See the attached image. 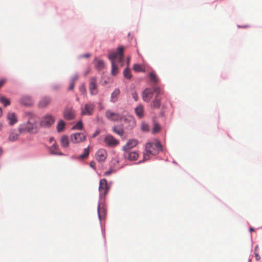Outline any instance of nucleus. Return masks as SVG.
Segmentation results:
<instances>
[{
  "instance_id": "obj_1",
  "label": "nucleus",
  "mask_w": 262,
  "mask_h": 262,
  "mask_svg": "<svg viewBox=\"0 0 262 262\" xmlns=\"http://www.w3.org/2000/svg\"><path fill=\"white\" fill-rule=\"evenodd\" d=\"M28 121L19 125L18 132L20 134L28 133L35 134L38 130V118L31 113L27 114Z\"/></svg>"
},
{
  "instance_id": "obj_2",
  "label": "nucleus",
  "mask_w": 262,
  "mask_h": 262,
  "mask_svg": "<svg viewBox=\"0 0 262 262\" xmlns=\"http://www.w3.org/2000/svg\"><path fill=\"white\" fill-rule=\"evenodd\" d=\"M124 48L120 47L118 49L117 52H113L109 54V59L112 62V70L111 73L113 75H116L118 73V69L117 63L121 66H123Z\"/></svg>"
},
{
  "instance_id": "obj_3",
  "label": "nucleus",
  "mask_w": 262,
  "mask_h": 262,
  "mask_svg": "<svg viewBox=\"0 0 262 262\" xmlns=\"http://www.w3.org/2000/svg\"><path fill=\"white\" fill-rule=\"evenodd\" d=\"M145 148L146 153L144 154V161L148 160L149 155H156L158 154L162 150V146L159 141H156L147 143Z\"/></svg>"
},
{
  "instance_id": "obj_4",
  "label": "nucleus",
  "mask_w": 262,
  "mask_h": 262,
  "mask_svg": "<svg viewBox=\"0 0 262 262\" xmlns=\"http://www.w3.org/2000/svg\"><path fill=\"white\" fill-rule=\"evenodd\" d=\"M95 104L93 102H89L86 103L83 106L81 107V115H92L95 110Z\"/></svg>"
},
{
  "instance_id": "obj_5",
  "label": "nucleus",
  "mask_w": 262,
  "mask_h": 262,
  "mask_svg": "<svg viewBox=\"0 0 262 262\" xmlns=\"http://www.w3.org/2000/svg\"><path fill=\"white\" fill-rule=\"evenodd\" d=\"M124 113L119 114L115 113L111 110H107L105 112V117L111 121L116 122L122 121L123 118Z\"/></svg>"
},
{
  "instance_id": "obj_6",
  "label": "nucleus",
  "mask_w": 262,
  "mask_h": 262,
  "mask_svg": "<svg viewBox=\"0 0 262 262\" xmlns=\"http://www.w3.org/2000/svg\"><path fill=\"white\" fill-rule=\"evenodd\" d=\"M110 187L107 185L105 179H102L99 183V196L101 199H104L105 196L108 192Z\"/></svg>"
},
{
  "instance_id": "obj_7",
  "label": "nucleus",
  "mask_w": 262,
  "mask_h": 262,
  "mask_svg": "<svg viewBox=\"0 0 262 262\" xmlns=\"http://www.w3.org/2000/svg\"><path fill=\"white\" fill-rule=\"evenodd\" d=\"M89 88L92 95H95L98 93V90L96 77H93L90 79Z\"/></svg>"
},
{
  "instance_id": "obj_8",
  "label": "nucleus",
  "mask_w": 262,
  "mask_h": 262,
  "mask_svg": "<svg viewBox=\"0 0 262 262\" xmlns=\"http://www.w3.org/2000/svg\"><path fill=\"white\" fill-rule=\"evenodd\" d=\"M122 120L124 121V123L127 125V127L129 129H132L136 126V120L135 118L131 115H125L124 114Z\"/></svg>"
},
{
  "instance_id": "obj_9",
  "label": "nucleus",
  "mask_w": 262,
  "mask_h": 262,
  "mask_svg": "<svg viewBox=\"0 0 262 262\" xmlns=\"http://www.w3.org/2000/svg\"><path fill=\"white\" fill-rule=\"evenodd\" d=\"M86 137L83 133H75L71 135L70 139L72 142L78 143L85 140Z\"/></svg>"
},
{
  "instance_id": "obj_10",
  "label": "nucleus",
  "mask_w": 262,
  "mask_h": 262,
  "mask_svg": "<svg viewBox=\"0 0 262 262\" xmlns=\"http://www.w3.org/2000/svg\"><path fill=\"white\" fill-rule=\"evenodd\" d=\"M54 121L55 119L53 116L47 115L42 118L40 122V124L44 126H49L51 125Z\"/></svg>"
},
{
  "instance_id": "obj_11",
  "label": "nucleus",
  "mask_w": 262,
  "mask_h": 262,
  "mask_svg": "<svg viewBox=\"0 0 262 262\" xmlns=\"http://www.w3.org/2000/svg\"><path fill=\"white\" fill-rule=\"evenodd\" d=\"M104 141L108 146H116L119 143V141L111 135L106 136Z\"/></svg>"
},
{
  "instance_id": "obj_12",
  "label": "nucleus",
  "mask_w": 262,
  "mask_h": 262,
  "mask_svg": "<svg viewBox=\"0 0 262 262\" xmlns=\"http://www.w3.org/2000/svg\"><path fill=\"white\" fill-rule=\"evenodd\" d=\"M138 144V141L136 139H130L129 140L126 144L123 147V150L124 151H128L136 146Z\"/></svg>"
},
{
  "instance_id": "obj_13",
  "label": "nucleus",
  "mask_w": 262,
  "mask_h": 262,
  "mask_svg": "<svg viewBox=\"0 0 262 262\" xmlns=\"http://www.w3.org/2000/svg\"><path fill=\"white\" fill-rule=\"evenodd\" d=\"M96 158L99 162H104L107 157V152L105 149H100L96 153Z\"/></svg>"
},
{
  "instance_id": "obj_14",
  "label": "nucleus",
  "mask_w": 262,
  "mask_h": 262,
  "mask_svg": "<svg viewBox=\"0 0 262 262\" xmlns=\"http://www.w3.org/2000/svg\"><path fill=\"white\" fill-rule=\"evenodd\" d=\"M153 97V91L150 89H146L142 93V99L146 102H149Z\"/></svg>"
},
{
  "instance_id": "obj_15",
  "label": "nucleus",
  "mask_w": 262,
  "mask_h": 262,
  "mask_svg": "<svg viewBox=\"0 0 262 262\" xmlns=\"http://www.w3.org/2000/svg\"><path fill=\"white\" fill-rule=\"evenodd\" d=\"M98 213L100 220L104 219L106 215V209L103 203H99L98 206Z\"/></svg>"
},
{
  "instance_id": "obj_16",
  "label": "nucleus",
  "mask_w": 262,
  "mask_h": 262,
  "mask_svg": "<svg viewBox=\"0 0 262 262\" xmlns=\"http://www.w3.org/2000/svg\"><path fill=\"white\" fill-rule=\"evenodd\" d=\"M63 116L67 120L73 119L75 117V111L72 108H67L63 112Z\"/></svg>"
},
{
  "instance_id": "obj_17",
  "label": "nucleus",
  "mask_w": 262,
  "mask_h": 262,
  "mask_svg": "<svg viewBox=\"0 0 262 262\" xmlns=\"http://www.w3.org/2000/svg\"><path fill=\"white\" fill-rule=\"evenodd\" d=\"M138 156L139 154L136 151H125L124 157L128 159L130 161L137 160L138 158Z\"/></svg>"
},
{
  "instance_id": "obj_18",
  "label": "nucleus",
  "mask_w": 262,
  "mask_h": 262,
  "mask_svg": "<svg viewBox=\"0 0 262 262\" xmlns=\"http://www.w3.org/2000/svg\"><path fill=\"white\" fill-rule=\"evenodd\" d=\"M20 102L22 104L26 106H29L33 104L32 98L28 96H23L20 99Z\"/></svg>"
},
{
  "instance_id": "obj_19",
  "label": "nucleus",
  "mask_w": 262,
  "mask_h": 262,
  "mask_svg": "<svg viewBox=\"0 0 262 262\" xmlns=\"http://www.w3.org/2000/svg\"><path fill=\"white\" fill-rule=\"evenodd\" d=\"M20 134L18 130L16 131L15 130H12L9 135V141L10 142H14L18 140L19 135Z\"/></svg>"
},
{
  "instance_id": "obj_20",
  "label": "nucleus",
  "mask_w": 262,
  "mask_h": 262,
  "mask_svg": "<svg viewBox=\"0 0 262 262\" xmlns=\"http://www.w3.org/2000/svg\"><path fill=\"white\" fill-rule=\"evenodd\" d=\"M135 113L136 115L140 118H142L144 116V107L142 105H139L135 108Z\"/></svg>"
},
{
  "instance_id": "obj_21",
  "label": "nucleus",
  "mask_w": 262,
  "mask_h": 262,
  "mask_svg": "<svg viewBox=\"0 0 262 262\" xmlns=\"http://www.w3.org/2000/svg\"><path fill=\"white\" fill-rule=\"evenodd\" d=\"M161 105V98L158 96H156L155 99L151 103L152 108H159Z\"/></svg>"
},
{
  "instance_id": "obj_22",
  "label": "nucleus",
  "mask_w": 262,
  "mask_h": 262,
  "mask_svg": "<svg viewBox=\"0 0 262 262\" xmlns=\"http://www.w3.org/2000/svg\"><path fill=\"white\" fill-rule=\"evenodd\" d=\"M7 119L9 120V124L11 125L16 123L17 121L15 114L13 113H8L7 115Z\"/></svg>"
},
{
  "instance_id": "obj_23",
  "label": "nucleus",
  "mask_w": 262,
  "mask_h": 262,
  "mask_svg": "<svg viewBox=\"0 0 262 262\" xmlns=\"http://www.w3.org/2000/svg\"><path fill=\"white\" fill-rule=\"evenodd\" d=\"M94 64L96 68L99 70L103 69L105 66L104 62L98 58H96L95 59Z\"/></svg>"
},
{
  "instance_id": "obj_24",
  "label": "nucleus",
  "mask_w": 262,
  "mask_h": 262,
  "mask_svg": "<svg viewBox=\"0 0 262 262\" xmlns=\"http://www.w3.org/2000/svg\"><path fill=\"white\" fill-rule=\"evenodd\" d=\"M120 93V90L118 89H116L112 93L111 95V101L113 102H115L118 100V97Z\"/></svg>"
},
{
  "instance_id": "obj_25",
  "label": "nucleus",
  "mask_w": 262,
  "mask_h": 262,
  "mask_svg": "<svg viewBox=\"0 0 262 262\" xmlns=\"http://www.w3.org/2000/svg\"><path fill=\"white\" fill-rule=\"evenodd\" d=\"M60 143L63 147H68L69 143L68 137L66 135L62 136L60 139Z\"/></svg>"
},
{
  "instance_id": "obj_26",
  "label": "nucleus",
  "mask_w": 262,
  "mask_h": 262,
  "mask_svg": "<svg viewBox=\"0 0 262 262\" xmlns=\"http://www.w3.org/2000/svg\"><path fill=\"white\" fill-rule=\"evenodd\" d=\"M51 153L54 155H62V154L58 151V147L56 143H54L50 147Z\"/></svg>"
},
{
  "instance_id": "obj_27",
  "label": "nucleus",
  "mask_w": 262,
  "mask_h": 262,
  "mask_svg": "<svg viewBox=\"0 0 262 262\" xmlns=\"http://www.w3.org/2000/svg\"><path fill=\"white\" fill-rule=\"evenodd\" d=\"M50 101L51 100L49 98H43L40 101L39 105L41 107H46L50 103Z\"/></svg>"
},
{
  "instance_id": "obj_28",
  "label": "nucleus",
  "mask_w": 262,
  "mask_h": 262,
  "mask_svg": "<svg viewBox=\"0 0 262 262\" xmlns=\"http://www.w3.org/2000/svg\"><path fill=\"white\" fill-rule=\"evenodd\" d=\"M113 131L116 133V134L120 136H122L124 134V130L121 127H118L117 126H114L113 127Z\"/></svg>"
},
{
  "instance_id": "obj_29",
  "label": "nucleus",
  "mask_w": 262,
  "mask_h": 262,
  "mask_svg": "<svg viewBox=\"0 0 262 262\" xmlns=\"http://www.w3.org/2000/svg\"><path fill=\"white\" fill-rule=\"evenodd\" d=\"M133 69L136 72H144L145 68L140 64H135L133 66Z\"/></svg>"
},
{
  "instance_id": "obj_30",
  "label": "nucleus",
  "mask_w": 262,
  "mask_h": 262,
  "mask_svg": "<svg viewBox=\"0 0 262 262\" xmlns=\"http://www.w3.org/2000/svg\"><path fill=\"white\" fill-rule=\"evenodd\" d=\"M65 126V123L63 121H60L57 126V130L58 132H61L64 128Z\"/></svg>"
},
{
  "instance_id": "obj_31",
  "label": "nucleus",
  "mask_w": 262,
  "mask_h": 262,
  "mask_svg": "<svg viewBox=\"0 0 262 262\" xmlns=\"http://www.w3.org/2000/svg\"><path fill=\"white\" fill-rule=\"evenodd\" d=\"M149 78L150 81L155 84L158 82V78L157 77L156 74L153 72H151L149 74Z\"/></svg>"
},
{
  "instance_id": "obj_32",
  "label": "nucleus",
  "mask_w": 262,
  "mask_h": 262,
  "mask_svg": "<svg viewBox=\"0 0 262 262\" xmlns=\"http://www.w3.org/2000/svg\"><path fill=\"white\" fill-rule=\"evenodd\" d=\"M0 102L3 103L5 106H7L10 105V102L9 99L5 98L3 96L0 97Z\"/></svg>"
},
{
  "instance_id": "obj_33",
  "label": "nucleus",
  "mask_w": 262,
  "mask_h": 262,
  "mask_svg": "<svg viewBox=\"0 0 262 262\" xmlns=\"http://www.w3.org/2000/svg\"><path fill=\"white\" fill-rule=\"evenodd\" d=\"M141 129L143 132H148L149 130V126L145 122H142L141 124Z\"/></svg>"
},
{
  "instance_id": "obj_34",
  "label": "nucleus",
  "mask_w": 262,
  "mask_h": 262,
  "mask_svg": "<svg viewBox=\"0 0 262 262\" xmlns=\"http://www.w3.org/2000/svg\"><path fill=\"white\" fill-rule=\"evenodd\" d=\"M89 155V147L84 149L83 153L80 155L79 157V159H85Z\"/></svg>"
},
{
  "instance_id": "obj_35",
  "label": "nucleus",
  "mask_w": 262,
  "mask_h": 262,
  "mask_svg": "<svg viewBox=\"0 0 262 262\" xmlns=\"http://www.w3.org/2000/svg\"><path fill=\"white\" fill-rule=\"evenodd\" d=\"M123 75H124V76L127 78V79H130L132 77V74H131V72H130V70L128 68H126L124 70V72H123Z\"/></svg>"
},
{
  "instance_id": "obj_36",
  "label": "nucleus",
  "mask_w": 262,
  "mask_h": 262,
  "mask_svg": "<svg viewBox=\"0 0 262 262\" xmlns=\"http://www.w3.org/2000/svg\"><path fill=\"white\" fill-rule=\"evenodd\" d=\"M83 127V124L81 121H78L75 125H74L72 129H81Z\"/></svg>"
},
{
  "instance_id": "obj_37",
  "label": "nucleus",
  "mask_w": 262,
  "mask_h": 262,
  "mask_svg": "<svg viewBox=\"0 0 262 262\" xmlns=\"http://www.w3.org/2000/svg\"><path fill=\"white\" fill-rule=\"evenodd\" d=\"M161 127L159 124L158 123H155L154 127L152 128V133H158L160 130Z\"/></svg>"
},
{
  "instance_id": "obj_38",
  "label": "nucleus",
  "mask_w": 262,
  "mask_h": 262,
  "mask_svg": "<svg viewBox=\"0 0 262 262\" xmlns=\"http://www.w3.org/2000/svg\"><path fill=\"white\" fill-rule=\"evenodd\" d=\"M154 91L156 93V95L158 96V97H159V96L161 94H162V92L161 91L160 89L158 87H154Z\"/></svg>"
},
{
  "instance_id": "obj_39",
  "label": "nucleus",
  "mask_w": 262,
  "mask_h": 262,
  "mask_svg": "<svg viewBox=\"0 0 262 262\" xmlns=\"http://www.w3.org/2000/svg\"><path fill=\"white\" fill-rule=\"evenodd\" d=\"M79 89L82 94H85L86 93V88L84 84L80 85Z\"/></svg>"
},
{
  "instance_id": "obj_40",
  "label": "nucleus",
  "mask_w": 262,
  "mask_h": 262,
  "mask_svg": "<svg viewBox=\"0 0 262 262\" xmlns=\"http://www.w3.org/2000/svg\"><path fill=\"white\" fill-rule=\"evenodd\" d=\"M79 78V75H77V74H75V75H74L70 81H72V82H74V83H75V82L77 80V79H78Z\"/></svg>"
},
{
  "instance_id": "obj_41",
  "label": "nucleus",
  "mask_w": 262,
  "mask_h": 262,
  "mask_svg": "<svg viewBox=\"0 0 262 262\" xmlns=\"http://www.w3.org/2000/svg\"><path fill=\"white\" fill-rule=\"evenodd\" d=\"M133 98L135 100V101H137L138 100V95L136 92H133L132 94Z\"/></svg>"
},
{
  "instance_id": "obj_42",
  "label": "nucleus",
  "mask_w": 262,
  "mask_h": 262,
  "mask_svg": "<svg viewBox=\"0 0 262 262\" xmlns=\"http://www.w3.org/2000/svg\"><path fill=\"white\" fill-rule=\"evenodd\" d=\"M75 85V83L70 81V86L69 87V90H73Z\"/></svg>"
},
{
  "instance_id": "obj_43",
  "label": "nucleus",
  "mask_w": 262,
  "mask_h": 262,
  "mask_svg": "<svg viewBox=\"0 0 262 262\" xmlns=\"http://www.w3.org/2000/svg\"><path fill=\"white\" fill-rule=\"evenodd\" d=\"M255 257L257 260H259L260 259V256L258 252H255Z\"/></svg>"
},
{
  "instance_id": "obj_44",
  "label": "nucleus",
  "mask_w": 262,
  "mask_h": 262,
  "mask_svg": "<svg viewBox=\"0 0 262 262\" xmlns=\"http://www.w3.org/2000/svg\"><path fill=\"white\" fill-rule=\"evenodd\" d=\"M90 166L93 168V169H96V167H95V162L94 161H91L90 163Z\"/></svg>"
},
{
  "instance_id": "obj_45",
  "label": "nucleus",
  "mask_w": 262,
  "mask_h": 262,
  "mask_svg": "<svg viewBox=\"0 0 262 262\" xmlns=\"http://www.w3.org/2000/svg\"><path fill=\"white\" fill-rule=\"evenodd\" d=\"M6 80L5 79H2L0 80V88L3 86Z\"/></svg>"
},
{
  "instance_id": "obj_46",
  "label": "nucleus",
  "mask_w": 262,
  "mask_h": 262,
  "mask_svg": "<svg viewBox=\"0 0 262 262\" xmlns=\"http://www.w3.org/2000/svg\"><path fill=\"white\" fill-rule=\"evenodd\" d=\"M111 173H112V170H108V171H107L105 172V173H104V175H105V176H108V175H110V174H111Z\"/></svg>"
},
{
  "instance_id": "obj_47",
  "label": "nucleus",
  "mask_w": 262,
  "mask_h": 262,
  "mask_svg": "<svg viewBox=\"0 0 262 262\" xmlns=\"http://www.w3.org/2000/svg\"><path fill=\"white\" fill-rule=\"evenodd\" d=\"M90 56V54H84L82 56V57H85V58H88Z\"/></svg>"
},
{
  "instance_id": "obj_48",
  "label": "nucleus",
  "mask_w": 262,
  "mask_h": 262,
  "mask_svg": "<svg viewBox=\"0 0 262 262\" xmlns=\"http://www.w3.org/2000/svg\"><path fill=\"white\" fill-rule=\"evenodd\" d=\"M259 249L258 246H256L255 247V252H258V250Z\"/></svg>"
},
{
  "instance_id": "obj_49",
  "label": "nucleus",
  "mask_w": 262,
  "mask_h": 262,
  "mask_svg": "<svg viewBox=\"0 0 262 262\" xmlns=\"http://www.w3.org/2000/svg\"><path fill=\"white\" fill-rule=\"evenodd\" d=\"M3 152V149L1 147H0V157L2 156V154Z\"/></svg>"
},
{
  "instance_id": "obj_50",
  "label": "nucleus",
  "mask_w": 262,
  "mask_h": 262,
  "mask_svg": "<svg viewBox=\"0 0 262 262\" xmlns=\"http://www.w3.org/2000/svg\"><path fill=\"white\" fill-rule=\"evenodd\" d=\"M2 108L0 107V117L2 116Z\"/></svg>"
},
{
  "instance_id": "obj_51",
  "label": "nucleus",
  "mask_w": 262,
  "mask_h": 262,
  "mask_svg": "<svg viewBox=\"0 0 262 262\" xmlns=\"http://www.w3.org/2000/svg\"><path fill=\"white\" fill-rule=\"evenodd\" d=\"M3 127V124L2 123H0V130L2 129Z\"/></svg>"
},
{
  "instance_id": "obj_52",
  "label": "nucleus",
  "mask_w": 262,
  "mask_h": 262,
  "mask_svg": "<svg viewBox=\"0 0 262 262\" xmlns=\"http://www.w3.org/2000/svg\"><path fill=\"white\" fill-rule=\"evenodd\" d=\"M250 231L251 232L253 231H254L253 228H250Z\"/></svg>"
},
{
  "instance_id": "obj_53",
  "label": "nucleus",
  "mask_w": 262,
  "mask_h": 262,
  "mask_svg": "<svg viewBox=\"0 0 262 262\" xmlns=\"http://www.w3.org/2000/svg\"><path fill=\"white\" fill-rule=\"evenodd\" d=\"M97 133L95 134L94 135H93V137H95L96 135H97Z\"/></svg>"
},
{
  "instance_id": "obj_54",
  "label": "nucleus",
  "mask_w": 262,
  "mask_h": 262,
  "mask_svg": "<svg viewBox=\"0 0 262 262\" xmlns=\"http://www.w3.org/2000/svg\"><path fill=\"white\" fill-rule=\"evenodd\" d=\"M53 139H52V138L50 139V141H51V142L52 141H53Z\"/></svg>"
},
{
  "instance_id": "obj_55",
  "label": "nucleus",
  "mask_w": 262,
  "mask_h": 262,
  "mask_svg": "<svg viewBox=\"0 0 262 262\" xmlns=\"http://www.w3.org/2000/svg\"><path fill=\"white\" fill-rule=\"evenodd\" d=\"M243 27H248V26H245Z\"/></svg>"
}]
</instances>
